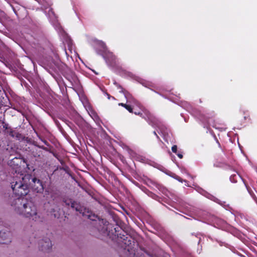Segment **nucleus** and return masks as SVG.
Returning a JSON list of instances; mask_svg holds the SVG:
<instances>
[{
	"mask_svg": "<svg viewBox=\"0 0 257 257\" xmlns=\"http://www.w3.org/2000/svg\"><path fill=\"white\" fill-rule=\"evenodd\" d=\"M11 206L17 214L26 217L37 215V209L34 203L24 197L14 199Z\"/></svg>",
	"mask_w": 257,
	"mask_h": 257,
	"instance_id": "1",
	"label": "nucleus"
},
{
	"mask_svg": "<svg viewBox=\"0 0 257 257\" xmlns=\"http://www.w3.org/2000/svg\"><path fill=\"white\" fill-rule=\"evenodd\" d=\"M114 232L112 233L114 236L116 237L117 243L119 246L124 250V252H127V255L135 256V252L134 249L135 241L134 239L130 235H128L125 231L122 230L120 232L121 228L119 226H116L114 228Z\"/></svg>",
	"mask_w": 257,
	"mask_h": 257,
	"instance_id": "2",
	"label": "nucleus"
},
{
	"mask_svg": "<svg viewBox=\"0 0 257 257\" xmlns=\"http://www.w3.org/2000/svg\"><path fill=\"white\" fill-rule=\"evenodd\" d=\"M14 177L13 181L11 183V187L14 194L18 197H23L29 193V187L26 180H30L31 176L18 173Z\"/></svg>",
	"mask_w": 257,
	"mask_h": 257,
	"instance_id": "3",
	"label": "nucleus"
},
{
	"mask_svg": "<svg viewBox=\"0 0 257 257\" xmlns=\"http://www.w3.org/2000/svg\"><path fill=\"white\" fill-rule=\"evenodd\" d=\"M62 202L63 205L66 207L70 206L71 208L82 214L83 216L86 217L90 220H94L96 217V216L93 214L91 211H89L88 209L84 207L79 202L71 198L64 197L62 199Z\"/></svg>",
	"mask_w": 257,
	"mask_h": 257,
	"instance_id": "4",
	"label": "nucleus"
},
{
	"mask_svg": "<svg viewBox=\"0 0 257 257\" xmlns=\"http://www.w3.org/2000/svg\"><path fill=\"white\" fill-rule=\"evenodd\" d=\"M39 250L43 252H49L52 250V243L49 238L44 237L40 239L38 242Z\"/></svg>",
	"mask_w": 257,
	"mask_h": 257,
	"instance_id": "5",
	"label": "nucleus"
},
{
	"mask_svg": "<svg viewBox=\"0 0 257 257\" xmlns=\"http://www.w3.org/2000/svg\"><path fill=\"white\" fill-rule=\"evenodd\" d=\"M30 185L32 189L37 193H40L43 191L44 188L42 182L36 177L32 178V181L30 182Z\"/></svg>",
	"mask_w": 257,
	"mask_h": 257,
	"instance_id": "6",
	"label": "nucleus"
},
{
	"mask_svg": "<svg viewBox=\"0 0 257 257\" xmlns=\"http://www.w3.org/2000/svg\"><path fill=\"white\" fill-rule=\"evenodd\" d=\"M12 241V233L9 231H0V243L8 244Z\"/></svg>",
	"mask_w": 257,
	"mask_h": 257,
	"instance_id": "7",
	"label": "nucleus"
},
{
	"mask_svg": "<svg viewBox=\"0 0 257 257\" xmlns=\"http://www.w3.org/2000/svg\"><path fill=\"white\" fill-rule=\"evenodd\" d=\"M134 113L136 115H138L142 117V118H145L146 120H150L152 118V115L151 112L146 109L143 110V112H137L135 111Z\"/></svg>",
	"mask_w": 257,
	"mask_h": 257,
	"instance_id": "8",
	"label": "nucleus"
},
{
	"mask_svg": "<svg viewBox=\"0 0 257 257\" xmlns=\"http://www.w3.org/2000/svg\"><path fill=\"white\" fill-rule=\"evenodd\" d=\"M241 179V177L238 174H232L230 177V180L231 182L236 183L238 179Z\"/></svg>",
	"mask_w": 257,
	"mask_h": 257,
	"instance_id": "9",
	"label": "nucleus"
},
{
	"mask_svg": "<svg viewBox=\"0 0 257 257\" xmlns=\"http://www.w3.org/2000/svg\"><path fill=\"white\" fill-rule=\"evenodd\" d=\"M117 87L118 88L121 89V90L120 91V92H122L124 94L125 98L127 99L128 96L130 95L129 93L126 90L124 89L120 85H118Z\"/></svg>",
	"mask_w": 257,
	"mask_h": 257,
	"instance_id": "10",
	"label": "nucleus"
},
{
	"mask_svg": "<svg viewBox=\"0 0 257 257\" xmlns=\"http://www.w3.org/2000/svg\"><path fill=\"white\" fill-rule=\"evenodd\" d=\"M3 127L5 130L11 129V127L9 126V124L4 121H3Z\"/></svg>",
	"mask_w": 257,
	"mask_h": 257,
	"instance_id": "11",
	"label": "nucleus"
},
{
	"mask_svg": "<svg viewBox=\"0 0 257 257\" xmlns=\"http://www.w3.org/2000/svg\"><path fill=\"white\" fill-rule=\"evenodd\" d=\"M125 108L127 110L130 112L133 113V109L132 106L130 105L127 104L126 106L125 107Z\"/></svg>",
	"mask_w": 257,
	"mask_h": 257,
	"instance_id": "12",
	"label": "nucleus"
},
{
	"mask_svg": "<svg viewBox=\"0 0 257 257\" xmlns=\"http://www.w3.org/2000/svg\"><path fill=\"white\" fill-rule=\"evenodd\" d=\"M172 151L175 153V154H177V146L176 145H173L172 147Z\"/></svg>",
	"mask_w": 257,
	"mask_h": 257,
	"instance_id": "13",
	"label": "nucleus"
},
{
	"mask_svg": "<svg viewBox=\"0 0 257 257\" xmlns=\"http://www.w3.org/2000/svg\"><path fill=\"white\" fill-rule=\"evenodd\" d=\"M10 130L9 135L12 137H14V131L11 128Z\"/></svg>",
	"mask_w": 257,
	"mask_h": 257,
	"instance_id": "14",
	"label": "nucleus"
},
{
	"mask_svg": "<svg viewBox=\"0 0 257 257\" xmlns=\"http://www.w3.org/2000/svg\"><path fill=\"white\" fill-rule=\"evenodd\" d=\"M177 156L180 158V159H182L183 158V155L181 154V153H177V154H176Z\"/></svg>",
	"mask_w": 257,
	"mask_h": 257,
	"instance_id": "15",
	"label": "nucleus"
},
{
	"mask_svg": "<svg viewBox=\"0 0 257 257\" xmlns=\"http://www.w3.org/2000/svg\"><path fill=\"white\" fill-rule=\"evenodd\" d=\"M126 105H127V104L123 103H118V105L119 106H122V107H123L124 108H125V107L126 106Z\"/></svg>",
	"mask_w": 257,
	"mask_h": 257,
	"instance_id": "16",
	"label": "nucleus"
},
{
	"mask_svg": "<svg viewBox=\"0 0 257 257\" xmlns=\"http://www.w3.org/2000/svg\"><path fill=\"white\" fill-rule=\"evenodd\" d=\"M176 179L178 180L179 182H183V180L179 176H177L176 177Z\"/></svg>",
	"mask_w": 257,
	"mask_h": 257,
	"instance_id": "17",
	"label": "nucleus"
},
{
	"mask_svg": "<svg viewBox=\"0 0 257 257\" xmlns=\"http://www.w3.org/2000/svg\"><path fill=\"white\" fill-rule=\"evenodd\" d=\"M244 185L248 190V192H249L250 188L247 186V185L244 182Z\"/></svg>",
	"mask_w": 257,
	"mask_h": 257,
	"instance_id": "18",
	"label": "nucleus"
},
{
	"mask_svg": "<svg viewBox=\"0 0 257 257\" xmlns=\"http://www.w3.org/2000/svg\"><path fill=\"white\" fill-rule=\"evenodd\" d=\"M154 135H156V136H157V137L158 138H159V137H158V136L157 135V134H156V132H155V131H154Z\"/></svg>",
	"mask_w": 257,
	"mask_h": 257,
	"instance_id": "19",
	"label": "nucleus"
},
{
	"mask_svg": "<svg viewBox=\"0 0 257 257\" xmlns=\"http://www.w3.org/2000/svg\"><path fill=\"white\" fill-rule=\"evenodd\" d=\"M217 143H218V144L220 145V144H219V142H218V140H217Z\"/></svg>",
	"mask_w": 257,
	"mask_h": 257,
	"instance_id": "20",
	"label": "nucleus"
},
{
	"mask_svg": "<svg viewBox=\"0 0 257 257\" xmlns=\"http://www.w3.org/2000/svg\"><path fill=\"white\" fill-rule=\"evenodd\" d=\"M240 256H241V257H244V255H240Z\"/></svg>",
	"mask_w": 257,
	"mask_h": 257,
	"instance_id": "21",
	"label": "nucleus"
},
{
	"mask_svg": "<svg viewBox=\"0 0 257 257\" xmlns=\"http://www.w3.org/2000/svg\"><path fill=\"white\" fill-rule=\"evenodd\" d=\"M13 11H14L15 13H16V11L14 8H13Z\"/></svg>",
	"mask_w": 257,
	"mask_h": 257,
	"instance_id": "22",
	"label": "nucleus"
},
{
	"mask_svg": "<svg viewBox=\"0 0 257 257\" xmlns=\"http://www.w3.org/2000/svg\"><path fill=\"white\" fill-rule=\"evenodd\" d=\"M1 92V90L0 89V93Z\"/></svg>",
	"mask_w": 257,
	"mask_h": 257,
	"instance_id": "23",
	"label": "nucleus"
}]
</instances>
